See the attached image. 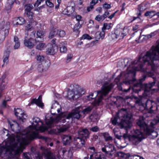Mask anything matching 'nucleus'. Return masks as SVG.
<instances>
[{"instance_id": "nucleus-14", "label": "nucleus", "mask_w": 159, "mask_h": 159, "mask_svg": "<svg viewBox=\"0 0 159 159\" xmlns=\"http://www.w3.org/2000/svg\"><path fill=\"white\" fill-rule=\"evenodd\" d=\"M33 120V121L32 123V125L35 129H43L44 131L48 129L47 127H43V123L38 117H34Z\"/></svg>"}, {"instance_id": "nucleus-18", "label": "nucleus", "mask_w": 159, "mask_h": 159, "mask_svg": "<svg viewBox=\"0 0 159 159\" xmlns=\"http://www.w3.org/2000/svg\"><path fill=\"white\" fill-rule=\"evenodd\" d=\"M68 127L65 125H64L59 128L53 129H51L49 131L50 134H58L61 133L66 131L68 129Z\"/></svg>"}, {"instance_id": "nucleus-24", "label": "nucleus", "mask_w": 159, "mask_h": 159, "mask_svg": "<svg viewBox=\"0 0 159 159\" xmlns=\"http://www.w3.org/2000/svg\"><path fill=\"white\" fill-rule=\"evenodd\" d=\"M58 47L56 45H52L48 48L46 51V53L48 55H53L57 51Z\"/></svg>"}, {"instance_id": "nucleus-13", "label": "nucleus", "mask_w": 159, "mask_h": 159, "mask_svg": "<svg viewBox=\"0 0 159 159\" xmlns=\"http://www.w3.org/2000/svg\"><path fill=\"white\" fill-rule=\"evenodd\" d=\"M80 106L75 108L71 113H69L65 116V119H70V118L72 119H79L81 116L80 114Z\"/></svg>"}, {"instance_id": "nucleus-52", "label": "nucleus", "mask_w": 159, "mask_h": 159, "mask_svg": "<svg viewBox=\"0 0 159 159\" xmlns=\"http://www.w3.org/2000/svg\"><path fill=\"white\" fill-rule=\"evenodd\" d=\"M23 157L24 159H32L30 157V156L29 153H24Z\"/></svg>"}, {"instance_id": "nucleus-61", "label": "nucleus", "mask_w": 159, "mask_h": 159, "mask_svg": "<svg viewBox=\"0 0 159 159\" xmlns=\"http://www.w3.org/2000/svg\"><path fill=\"white\" fill-rule=\"evenodd\" d=\"M72 57V54H68L66 60V62L68 63L70 61Z\"/></svg>"}, {"instance_id": "nucleus-64", "label": "nucleus", "mask_w": 159, "mask_h": 159, "mask_svg": "<svg viewBox=\"0 0 159 159\" xmlns=\"http://www.w3.org/2000/svg\"><path fill=\"white\" fill-rule=\"evenodd\" d=\"M10 53V51L8 49H7L5 51L3 56L9 57Z\"/></svg>"}, {"instance_id": "nucleus-40", "label": "nucleus", "mask_w": 159, "mask_h": 159, "mask_svg": "<svg viewBox=\"0 0 159 159\" xmlns=\"http://www.w3.org/2000/svg\"><path fill=\"white\" fill-rule=\"evenodd\" d=\"M93 108L92 107L89 106L84 109L82 112L84 114H86L90 112L92 110Z\"/></svg>"}, {"instance_id": "nucleus-42", "label": "nucleus", "mask_w": 159, "mask_h": 159, "mask_svg": "<svg viewBox=\"0 0 159 159\" xmlns=\"http://www.w3.org/2000/svg\"><path fill=\"white\" fill-rule=\"evenodd\" d=\"M81 27V25H80V22H78L76 24L73 28V31L74 32H77L79 30Z\"/></svg>"}, {"instance_id": "nucleus-54", "label": "nucleus", "mask_w": 159, "mask_h": 159, "mask_svg": "<svg viewBox=\"0 0 159 159\" xmlns=\"http://www.w3.org/2000/svg\"><path fill=\"white\" fill-rule=\"evenodd\" d=\"M8 58L9 57L3 56V61L4 63V64L2 65V66H3L5 64H7L8 62Z\"/></svg>"}, {"instance_id": "nucleus-26", "label": "nucleus", "mask_w": 159, "mask_h": 159, "mask_svg": "<svg viewBox=\"0 0 159 159\" xmlns=\"http://www.w3.org/2000/svg\"><path fill=\"white\" fill-rule=\"evenodd\" d=\"M31 40H30L29 39H27V36H25L24 38V45L25 46L30 49L32 48L34 46V44L30 41Z\"/></svg>"}, {"instance_id": "nucleus-6", "label": "nucleus", "mask_w": 159, "mask_h": 159, "mask_svg": "<svg viewBox=\"0 0 159 159\" xmlns=\"http://www.w3.org/2000/svg\"><path fill=\"white\" fill-rule=\"evenodd\" d=\"M143 107L144 110H147L148 111L152 113L154 110L157 109L156 103L148 99L145 97L140 96V108Z\"/></svg>"}, {"instance_id": "nucleus-59", "label": "nucleus", "mask_w": 159, "mask_h": 159, "mask_svg": "<svg viewBox=\"0 0 159 159\" xmlns=\"http://www.w3.org/2000/svg\"><path fill=\"white\" fill-rule=\"evenodd\" d=\"M46 3L47 5L50 7H53L54 6L53 4L51 2L50 0H47L46 1Z\"/></svg>"}, {"instance_id": "nucleus-48", "label": "nucleus", "mask_w": 159, "mask_h": 159, "mask_svg": "<svg viewBox=\"0 0 159 159\" xmlns=\"http://www.w3.org/2000/svg\"><path fill=\"white\" fill-rule=\"evenodd\" d=\"M95 19L98 21H100L101 20H104L102 15H98L96 17Z\"/></svg>"}, {"instance_id": "nucleus-25", "label": "nucleus", "mask_w": 159, "mask_h": 159, "mask_svg": "<svg viewBox=\"0 0 159 159\" xmlns=\"http://www.w3.org/2000/svg\"><path fill=\"white\" fill-rule=\"evenodd\" d=\"M64 145H69L72 141V137L69 135H64L62 136Z\"/></svg>"}, {"instance_id": "nucleus-15", "label": "nucleus", "mask_w": 159, "mask_h": 159, "mask_svg": "<svg viewBox=\"0 0 159 159\" xmlns=\"http://www.w3.org/2000/svg\"><path fill=\"white\" fill-rule=\"evenodd\" d=\"M78 137L85 141L89 138L90 132L86 128H80L78 131Z\"/></svg>"}, {"instance_id": "nucleus-10", "label": "nucleus", "mask_w": 159, "mask_h": 159, "mask_svg": "<svg viewBox=\"0 0 159 159\" xmlns=\"http://www.w3.org/2000/svg\"><path fill=\"white\" fill-rule=\"evenodd\" d=\"M85 143V140L80 138L78 137L75 138L73 145L70 148L69 151H70L71 152H74L78 149L81 148L84 145Z\"/></svg>"}, {"instance_id": "nucleus-55", "label": "nucleus", "mask_w": 159, "mask_h": 159, "mask_svg": "<svg viewBox=\"0 0 159 159\" xmlns=\"http://www.w3.org/2000/svg\"><path fill=\"white\" fill-rule=\"evenodd\" d=\"M27 16L31 20L33 19V13L32 12L30 11H27L26 12Z\"/></svg>"}, {"instance_id": "nucleus-33", "label": "nucleus", "mask_w": 159, "mask_h": 159, "mask_svg": "<svg viewBox=\"0 0 159 159\" xmlns=\"http://www.w3.org/2000/svg\"><path fill=\"white\" fill-rule=\"evenodd\" d=\"M155 125H158L159 128V116H157V119L152 120L150 122V125L152 127Z\"/></svg>"}, {"instance_id": "nucleus-34", "label": "nucleus", "mask_w": 159, "mask_h": 159, "mask_svg": "<svg viewBox=\"0 0 159 159\" xmlns=\"http://www.w3.org/2000/svg\"><path fill=\"white\" fill-rule=\"evenodd\" d=\"M14 41L15 43V44L14 46L15 49H17L20 47V43L19 41L18 38L16 36H15L14 37Z\"/></svg>"}, {"instance_id": "nucleus-11", "label": "nucleus", "mask_w": 159, "mask_h": 159, "mask_svg": "<svg viewBox=\"0 0 159 159\" xmlns=\"http://www.w3.org/2000/svg\"><path fill=\"white\" fill-rule=\"evenodd\" d=\"M101 150L106 155H108L109 157H111L113 154L112 152H116V150L114 145L109 143H107L105 145L104 147L102 148Z\"/></svg>"}, {"instance_id": "nucleus-31", "label": "nucleus", "mask_w": 159, "mask_h": 159, "mask_svg": "<svg viewBox=\"0 0 159 159\" xmlns=\"http://www.w3.org/2000/svg\"><path fill=\"white\" fill-rule=\"evenodd\" d=\"M37 25V22L34 20H30L29 23L27 24L25 26L26 30L28 31L30 30L34 25Z\"/></svg>"}, {"instance_id": "nucleus-50", "label": "nucleus", "mask_w": 159, "mask_h": 159, "mask_svg": "<svg viewBox=\"0 0 159 159\" xmlns=\"http://www.w3.org/2000/svg\"><path fill=\"white\" fill-rule=\"evenodd\" d=\"M90 130L93 132H97L100 130L99 128L97 126L93 127L90 129Z\"/></svg>"}, {"instance_id": "nucleus-12", "label": "nucleus", "mask_w": 159, "mask_h": 159, "mask_svg": "<svg viewBox=\"0 0 159 159\" xmlns=\"http://www.w3.org/2000/svg\"><path fill=\"white\" fill-rule=\"evenodd\" d=\"M14 111L15 115L20 123H23L26 121L27 116L24 111L20 108H14Z\"/></svg>"}, {"instance_id": "nucleus-36", "label": "nucleus", "mask_w": 159, "mask_h": 159, "mask_svg": "<svg viewBox=\"0 0 159 159\" xmlns=\"http://www.w3.org/2000/svg\"><path fill=\"white\" fill-rule=\"evenodd\" d=\"M35 45H36V48L40 50H42L46 46L45 44L42 42L35 44Z\"/></svg>"}, {"instance_id": "nucleus-35", "label": "nucleus", "mask_w": 159, "mask_h": 159, "mask_svg": "<svg viewBox=\"0 0 159 159\" xmlns=\"http://www.w3.org/2000/svg\"><path fill=\"white\" fill-rule=\"evenodd\" d=\"M16 0H8L6 7H7L8 10L10 9L11 8L12 5L13 4Z\"/></svg>"}, {"instance_id": "nucleus-39", "label": "nucleus", "mask_w": 159, "mask_h": 159, "mask_svg": "<svg viewBox=\"0 0 159 159\" xmlns=\"http://www.w3.org/2000/svg\"><path fill=\"white\" fill-rule=\"evenodd\" d=\"M1 80H2V79L0 80V98L2 96V92L5 89V84L1 82Z\"/></svg>"}, {"instance_id": "nucleus-29", "label": "nucleus", "mask_w": 159, "mask_h": 159, "mask_svg": "<svg viewBox=\"0 0 159 159\" xmlns=\"http://www.w3.org/2000/svg\"><path fill=\"white\" fill-rule=\"evenodd\" d=\"M60 107V106L59 105L58 102L57 101H55V103L52 104L51 107V110L50 111L51 113L53 115H55L57 114V113L55 112H54L55 111L56 108H59Z\"/></svg>"}, {"instance_id": "nucleus-3", "label": "nucleus", "mask_w": 159, "mask_h": 159, "mask_svg": "<svg viewBox=\"0 0 159 159\" xmlns=\"http://www.w3.org/2000/svg\"><path fill=\"white\" fill-rule=\"evenodd\" d=\"M118 64L122 67L127 66V71L120 74L116 80L119 81L121 75H124V78L126 80L125 81L126 84H133L136 81L135 78L136 72L139 71V56L134 61L131 59L125 58L123 61L118 62Z\"/></svg>"}, {"instance_id": "nucleus-62", "label": "nucleus", "mask_w": 159, "mask_h": 159, "mask_svg": "<svg viewBox=\"0 0 159 159\" xmlns=\"http://www.w3.org/2000/svg\"><path fill=\"white\" fill-rule=\"evenodd\" d=\"M45 156L46 159H55L52 157L51 153L50 152H48L46 154Z\"/></svg>"}, {"instance_id": "nucleus-37", "label": "nucleus", "mask_w": 159, "mask_h": 159, "mask_svg": "<svg viewBox=\"0 0 159 159\" xmlns=\"http://www.w3.org/2000/svg\"><path fill=\"white\" fill-rule=\"evenodd\" d=\"M8 34H5L2 31H0V44L2 43Z\"/></svg>"}, {"instance_id": "nucleus-57", "label": "nucleus", "mask_w": 159, "mask_h": 159, "mask_svg": "<svg viewBox=\"0 0 159 159\" xmlns=\"http://www.w3.org/2000/svg\"><path fill=\"white\" fill-rule=\"evenodd\" d=\"M116 34H118V31H115L114 33H112L111 34V36L113 39L118 38V37H117V35H116Z\"/></svg>"}, {"instance_id": "nucleus-45", "label": "nucleus", "mask_w": 159, "mask_h": 159, "mask_svg": "<svg viewBox=\"0 0 159 159\" xmlns=\"http://www.w3.org/2000/svg\"><path fill=\"white\" fill-rule=\"evenodd\" d=\"M37 60L41 63L45 62L44 61V57L43 56L37 55L36 57Z\"/></svg>"}, {"instance_id": "nucleus-46", "label": "nucleus", "mask_w": 159, "mask_h": 159, "mask_svg": "<svg viewBox=\"0 0 159 159\" xmlns=\"http://www.w3.org/2000/svg\"><path fill=\"white\" fill-rule=\"evenodd\" d=\"M25 11L26 12L27 11H30L33 9V6L31 4H28L25 6Z\"/></svg>"}, {"instance_id": "nucleus-5", "label": "nucleus", "mask_w": 159, "mask_h": 159, "mask_svg": "<svg viewBox=\"0 0 159 159\" xmlns=\"http://www.w3.org/2000/svg\"><path fill=\"white\" fill-rule=\"evenodd\" d=\"M111 121L113 125H117L121 129L130 128L132 126L131 116L129 114L124 115L121 118L117 114L114 117L111 119Z\"/></svg>"}, {"instance_id": "nucleus-28", "label": "nucleus", "mask_w": 159, "mask_h": 159, "mask_svg": "<svg viewBox=\"0 0 159 159\" xmlns=\"http://www.w3.org/2000/svg\"><path fill=\"white\" fill-rule=\"evenodd\" d=\"M58 29L54 28H52L49 34V38L50 39H52L53 38L54 36L58 35Z\"/></svg>"}, {"instance_id": "nucleus-43", "label": "nucleus", "mask_w": 159, "mask_h": 159, "mask_svg": "<svg viewBox=\"0 0 159 159\" xmlns=\"http://www.w3.org/2000/svg\"><path fill=\"white\" fill-rule=\"evenodd\" d=\"M90 117V119H95L97 120H99V115L96 113L92 114Z\"/></svg>"}, {"instance_id": "nucleus-22", "label": "nucleus", "mask_w": 159, "mask_h": 159, "mask_svg": "<svg viewBox=\"0 0 159 159\" xmlns=\"http://www.w3.org/2000/svg\"><path fill=\"white\" fill-rule=\"evenodd\" d=\"M25 20L23 18L19 17L14 18L13 20V23L14 25H22L25 23Z\"/></svg>"}, {"instance_id": "nucleus-20", "label": "nucleus", "mask_w": 159, "mask_h": 159, "mask_svg": "<svg viewBox=\"0 0 159 159\" xmlns=\"http://www.w3.org/2000/svg\"><path fill=\"white\" fill-rule=\"evenodd\" d=\"M90 159H106L104 154L101 152H96L90 156Z\"/></svg>"}, {"instance_id": "nucleus-60", "label": "nucleus", "mask_w": 159, "mask_h": 159, "mask_svg": "<svg viewBox=\"0 0 159 159\" xmlns=\"http://www.w3.org/2000/svg\"><path fill=\"white\" fill-rule=\"evenodd\" d=\"M93 93H90V94L89 95L87 96V99L90 101L94 99V98L96 97V96H95L94 98H92V97L93 96Z\"/></svg>"}, {"instance_id": "nucleus-51", "label": "nucleus", "mask_w": 159, "mask_h": 159, "mask_svg": "<svg viewBox=\"0 0 159 159\" xmlns=\"http://www.w3.org/2000/svg\"><path fill=\"white\" fill-rule=\"evenodd\" d=\"M86 39L90 40L91 39V38L88 34H85L83 35L80 39Z\"/></svg>"}, {"instance_id": "nucleus-4", "label": "nucleus", "mask_w": 159, "mask_h": 159, "mask_svg": "<svg viewBox=\"0 0 159 159\" xmlns=\"http://www.w3.org/2000/svg\"><path fill=\"white\" fill-rule=\"evenodd\" d=\"M144 119L143 116H140V142L148 135H151L153 139L156 138L158 135L157 132L151 129L144 121Z\"/></svg>"}, {"instance_id": "nucleus-23", "label": "nucleus", "mask_w": 159, "mask_h": 159, "mask_svg": "<svg viewBox=\"0 0 159 159\" xmlns=\"http://www.w3.org/2000/svg\"><path fill=\"white\" fill-rule=\"evenodd\" d=\"M42 96L40 95L39 96L37 99H33L31 101V103L35 104L38 106L42 107L44 106L43 103L42 102Z\"/></svg>"}, {"instance_id": "nucleus-38", "label": "nucleus", "mask_w": 159, "mask_h": 159, "mask_svg": "<svg viewBox=\"0 0 159 159\" xmlns=\"http://www.w3.org/2000/svg\"><path fill=\"white\" fill-rule=\"evenodd\" d=\"M155 11H147L144 14V16H150L151 18L156 15Z\"/></svg>"}, {"instance_id": "nucleus-32", "label": "nucleus", "mask_w": 159, "mask_h": 159, "mask_svg": "<svg viewBox=\"0 0 159 159\" xmlns=\"http://www.w3.org/2000/svg\"><path fill=\"white\" fill-rule=\"evenodd\" d=\"M65 45V42H62L59 45L60 48V51L61 53H65L67 52V49Z\"/></svg>"}, {"instance_id": "nucleus-27", "label": "nucleus", "mask_w": 159, "mask_h": 159, "mask_svg": "<svg viewBox=\"0 0 159 159\" xmlns=\"http://www.w3.org/2000/svg\"><path fill=\"white\" fill-rule=\"evenodd\" d=\"M139 86V82H138L137 83L134 84L132 88H131V86H129L128 89H124V91L125 92H128L131 89L133 92L135 93H138L139 89H136V88H137Z\"/></svg>"}, {"instance_id": "nucleus-17", "label": "nucleus", "mask_w": 159, "mask_h": 159, "mask_svg": "<svg viewBox=\"0 0 159 159\" xmlns=\"http://www.w3.org/2000/svg\"><path fill=\"white\" fill-rule=\"evenodd\" d=\"M10 24V22L8 21L2 22L0 23V31H3L5 34H8Z\"/></svg>"}, {"instance_id": "nucleus-56", "label": "nucleus", "mask_w": 159, "mask_h": 159, "mask_svg": "<svg viewBox=\"0 0 159 159\" xmlns=\"http://www.w3.org/2000/svg\"><path fill=\"white\" fill-rule=\"evenodd\" d=\"M65 35V32L64 31L59 30V33L58 35L60 37H63Z\"/></svg>"}, {"instance_id": "nucleus-9", "label": "nucleus", "mask_w": 159, "mask_h": 159, "mask_svg": "<svg viewBox=\"0 0 159 159\" xmlns=\"http://www.w3.org/2000/svg\"><path fill=\"white\" fill-rule=\"evenodd\" d=\"M112 88L113 84L106 82L102 85L101 90L97 92V93L95 92L96 94V97L98 95V98L97 100H95L94 105L96 106L99 105L103 98L111 91Z\"/></svg>"}, {"instance_id": "nucleus-53", "label": "nucleus", "mask_w": 159, "mask_h": 159, "mask_svg": "<svg viewBox=\"0 0 159 159\" xmlns=\"http://www.w3.org/2000/svg\"><path fill=\"white\" fill-rule=\"evenodd\" d=\"M110 26L108 25L107 23H105L103 24V27L102 28V30L104 31V30L106 29L108 30L110 28Z\"/></svg>"}, {"instance_id": "nucleus-2", "label": "nucleus", "mask_w": 159, "mask_h": 159, "mask_svg": "<svg viewBox=\"0 0 159 159\" xmlns=\"http://www.w3.org/2000/svg\"><path fill=\"white\" fill-rule=\"evenodd\" d=\"M12 122L8 121L11 130L16 134L12 141L6 142L3 145H0V155L3 156L8 152L7 159H17L19 155L25 148V145L28 140L31 138L30 131L25 130L23 132L20 130V127L16 120Z\"/></svg>"}, {"instance_id": "nucleus-58", "label": "nucleus", "mask_w": 159, "mask_h": 159, "mask_svg": "<svg viewBox=\"0 0 159 159\" xmlns=\"http://www.w3.org/2000/svg\"><path fill=\"white\" fill-rule=\"evenodd\" d=\"M43 32L41 30L38 31L37 33V37H43Z\"/></svg>"}, {"instance_id": "nucleus-41", "label": "nucleus", "mask_w": 159, "mask_h": 159, "mask_svg": "<svg viewBox=\"0 0 159 159\" xmlns=\"http://www.w3.org/2000/svg\"><path fill=\"white\" fill-rule=\"evenodd\" d=\"M103 136L104 137L105 140L106 141L111 140L112 139V137L110 136L107 133H103Z\"/></svg>"}, {"instance_id": "nucleus-47", "label": "nucleus", "mask_w": 159, "mask_h": 159, "mask_svg": "<svg viewBox=\"0 0 159 159\" xmlns=\"http://www.w3.org/2000/svg\"><path fill=\"white\" fill-rule=\"evenodd\" d=\"M43 40V37H37L35 40V43L37 44L38 43L42 42Z\"/></svg>"}, {"instance_id": "nucleus-16", "label": "nucleus", "mask_w": 159, "mask_h": 159, "mask_svg": "<svg viewBox=\"0 0 159 159\" xmlns=\"http://www.w3.org/2000/svg\"><path fill=\"white\" fill-rule=\"evenodd\" d=\"M80 96V94L74 89L70 90L69 89L68 90L67 97L69 100H75L78 98Z\"/></svg>"}, {"instance_id": "nucleus-30", "label": "nucleus", "mask_w": 159, "mask_h": 159, "mask_svg": "<svg viewBox=\"0 0 159 159\" xmlns=\"http://www.w3.org/2000/svg\"><path fill=\"white\" fill-rule=\"evenodd\" d=\"M105 36V32L104 31H102V32L98 31L95 34V37L96 39H97V40H96V41H98V40L101 38L102 39H103Z\"/></svg>"}, {"instance_id": "nucleus-21", "label": "nucleus", "mask_w": 159, "mask_h": 159, "mask_svg": "<svg viewBox=\"0 0 159 159\" xmlns=\"http://www.w3.org/2000/svg\"><path fill=\"white\" fill-rule=\"evenodd\" d=\"M75 8L73 7H68L65 8L62 11L63 14L71 16L74 12Z\"/></svg>"}, {"instance_id": "nucleus-8", "label": "nucleus", "mask_w": 159, "mask_h": 159, "mask_svg": "<svg viewBox=\"0 0 159 159\" xmlns=\"http://www.w3.org/2000/svg\"><path fill=\"white\" fill-rule=\"evenodd\" d=\"M112 88L113 84L106 82L102 85L101 90L97 92V93L95 92L96 94V97L98 95V98L97 100H95L94 105L96 106L99 105L103 98L111 91Z\"/></svg>"}, {"instance_id": "nucleus-63", "label": "nucleus", "mask_w": 159, "mask_h": 159, "mask_svg": "<svg viewBox=\"0 0 159 159\" xmlns=\"http://www.w3.org/2000/svg\"><path fill=\"white\" fill-rule=\"evenodd\" d=\"M125 153L123 152H117V155L118 157L123 158L124 157V154Z\"/></svg>"}, {"instance_id": "nucleus-19", "label": "nucleus", "mask_w": 159, "mask_h": 159, "mask_svg": "<svg viewBox=\"0 0 159 159\" xmlns=\"http://www.w3.org/2000/svg\"><path fill=\"white\" fill-rule=\"evenodd\" d=\"M49 66L48 62H43L39 65L37 69L39 72H42L48 70Z\"/></svg>"}, {"instance_id": "nucleus-44", "label": "nucleus", "mask_w": 159, "mask_h": 159, "mask_svg": "<svg viewBox=\"0 0 159 159\" xmlns=\"http://www.w3.org/2000/svg\"><path fill=\"white\" fill-rule=\"evenodd\" d=\"M135 99H137L136 101H135V103L134 105V108H135L138 111H139V98H135Z\"/></svg>"}, {"instance_id": "nucleus-7", "label": "nucleus", "mask_w": 159, "mask_h": 159, "mask_svg": "<svg viewBox=\"0 0 159 159\" xmlns=\"http://www.w3.org/2000/svg\"><path fill=\"white\" fill-rule=\"evenodd\" d=\"M115 135L116 138L119 139L122 138L125 141H129L133 145H136L139 143V130L138 129L134 130V134L133 135L124 134L122 136L115 133Z\"/></svg>"}, {"instance_id": "nucleus-49", "label": "nucleus", "mask_w": 159, "mask_h": 159, "mask_svg": "<svg viewBox=\"0 0 159 159\" xmlns=\"http://www.w3.org/2000/svg\"><path fill=\"white\" fill-rule=\"evenodd\" d=\"M102 7L103 9L107 10L110 9L111 7L110 4H108L105 2L102 5Z\"/></svg>"}, {"instance_id": "nucleus-1", "label": "nucleus", "mask_w": 159, "mask_h": 159, "mask_svg": "<svg viewBox=\"0 0 159 159\" xmlns=\"http://www.w3.org/2000/svg\"><path fill=\"white\" fill-rule=\"evenodd\" d=\"M143 60L144 64L140 65V72L142 75L140 78V88H144L143 96L149 97L152 94L151 89L155 84L156 77L153 73L148 71V69L154 71L159 66V44L155 47L152 46L143 57Z\"/></svg>"}]
</instances>
